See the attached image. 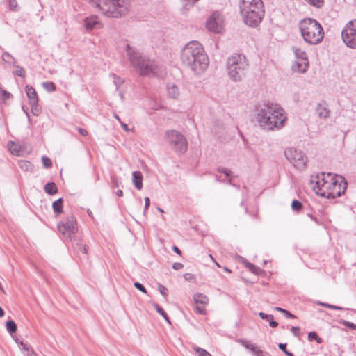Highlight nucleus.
<instances>
[{"label": "nucleus", "instance_id": "nucleus-1", "mask_svg": "<svg viewBox=\"0 0 356 356\" xmlns=\"http://www.w3.org/2000/svg\"><path fill=\"white\" fill-rule=\"evenodd\" d=\"M254 111L256 122L264 131L279 130L284 126L286 120L281 106L270 101L258 103Z\"/></svg>", "mask_w": 356, "mask_h": 356}, {"label": "nucleus", "instance_id": "nucleus-2", "mask_svg": "<svg viewBox=\"0 0 356 356\" xmlns=\"http://www.w3.org/2000/svg\"><path fill=\"white\" fill-rule=\"evenodd\" d=\"M313 188L318 195L326 198H336L344 193L347 183L342 176L330 172H323L315 178Z\"/></svg>", "mask_w": 356, "mask_h": 356}, {"label": "nucleus", "instance_id": "nucleus-3", "mask_svg": "<svg viewBox=\"0 0 356 356\" xmlns=\"http://www.w3.org/2000/svg\"><path fill=\"white\" fill-rule=\"evenodd\" d=\"M127 53L132 66L141 76H160L159 68L154 60L143 57L129 44L127 45Z\"/></svg>", "mask_w": 356, "mask_h": 356}, {"label": "nucleus", "instance_id": "nucleus-4", "mask_svg": "<svg viewBox=\"0 0 356 356\" xmlns=\"http://www.w3.org/2000/svg\"><path fill=\"white\" fill-rule=\"evenodd\" d=\"M240 11L244 22L250 26H257L264 15L261 0H241Z\"/></svg>", "mask_w": 356, "mask_h": 356}, {"label": "nucleus", "instance_id": "nucleus-5", "mask_svg": "<svg viewBox=\"0 0 356 356\" xmlns=\"http://www.w3.org/2000/svg\"><path fill=\"white\" fill-rule=\"evenodd\" d=\"M299 29L304 41L310 44L320 43L324 37L321 24L312 18H305L299 23Z\"/></svg>", "mask_w": 356, "mask_h": 356}, {"label": "nucleus", "instance_id": "nucleus-6", "mask_svg": "<svg viewBox=\"0 0 356 356\" xmlns=\"http://www.w3.org/2000/svg\"><path fill=\"white\" fill-rule=\"evenodd\" d=\"M98 8L102 13L108 17H120L128 11L127 0H89Z\"/></svg>", "mask_w": 356, "mask_h": 356}, {"label": "nucleus", "instance_id": "nucleus-7", "mask_svg": "<svg viewBox=\"0 0 356 356\" xmlns=\"http://www.w3.org/2000/svg\"><path fill=\"white\" fill-rule=\"evenodd\" d=\"M181 59L184 65L195 74H198L200 68V43L197 40L188 42L182 49Z\"/></svg>", "mask_w": 356, "mask_h": 356}, {"label": "nucleus", "instance_id": "nucleus-8", "mask_svg": "<svg viewBox=\"0 0 356 356\" xmlns=\"http://www.w3.org/2000/svg\"><path fill=\"white\" fill-rule=\"evenodd\" d=\"M248 67V60L245 56L241 54H234L227 59L226 71L228 76L233 81H241Z\"/></svg>", "mask_w": 356, "mask_h": 356}, {"label": "nucleus", "instance_id": "nucleus-9", "mask_svg": "<svg viewBox=\"0 0 356 356\" xmlns=\"http://www.w3.org/2000/svg\"><path fill=\"white\" fill-rule=\"evenodd\" d=\"M284 154L288 161L293 164L296 168L300 170L305 168L308 159L307 156L301 150L289 147L285 149Z\"/></svg>", "mask_w": 356, "mask_h": 356}, {"label": "nucleus", "instance_id": "nucleus-10", "mask_svg": "<svg viewBox=\"0 0 356 356\" xmlns=\"http://www.w3.org/2000/svg\"><path fill=\"white\" fill-rule=\"evenodd\" d=\"M341 37L347 47L356 49V20L346 24L341 32Z\"/></svg>", "mask_w": 356, "mask_h": 356}, {"label": "nucleus", "instance_id": "nucleus-11", "mask_svg": "<svg viewBox=\"0 0 356 356\" xmlns=\"http://www.w3.org/2000/svg\"><path fill=\"white\" fill-rule=\"evenodd\" d=\"M207 29L215 33H221L225 27V17L223 15L218 12H213L206 22Z\"/></svg>", "mask_w": 356, "mask_h": 356}, {"label": "nucleus", "instance_id": "nucleus-12", "mask_svg": "<svg viewBox=\"0 0 356 356\" xmlns=\"http://www.w3.org/2000/svg\"><path fill=\"white\" fill-rule=\"evenodd\" d=\"M57 228L60 233L71 238L78 231L76 218L72 215L67 216L65 220L58 222Z\"/></svg>", "mask_w": 356, "mask_h": 356}, {"label": "nucleus", "instance_id": "nucleus-13", "mask_svg": "<svg viewBox=\"0 0 356 356\" xmlns=\"http://www.w3.org/2000/svg\"><path fill=\"white\" fill-rule=\"evenodd\" d=\"M25 92L31 106V112L35 116H38L41 113V107L38 105V97L33 87L26 85Z\"/></svg>", "mask_w": 356, "mask_h": 356}, {"label": "nucleus", "instance_id": "nucleus-14", "mask_svg": "<svg viewBox=\"0 0 356 356\" xmlns=\"http://www.w3.org/2000/svg\"><path fill=\"white\" fill-rule=\"evenodd\" d=\"M166 140L175 151L181 153L186 151L188 143L184 135H167Z\"/></svg>", "mask_w": 356, "mask_h": 356}, {"label": "nucleus", "instance_id": "nucleus-15", "mask_svg": "<svg viewBox=\"0 0 356 356\" xmlns=\"http://www.w3.org/2000/svg\"><path fill=\"white\" fill-rule=\"evenodd\" d=\"M309 65L308 60H297L292 65V70L294 72L304 73L307 71Z\"/></svg>", "mask_w": 356, "mask_h": 356}, {"label": "nucleus", "instance_id": "nucleus-16", "mask_svg": "<svg viewBox=\"0 0 356 356\" xmlns=\"http://www.w3.org/2000/svg\"><path fill=\"white\" fill-rule=\"evenodd\" d=\"M84 24L86 29H92L100 27V23L98 21L97 17L95 15L86 17L84 20Z\"/></svg>", "mask_w": 356, "mask_h": 356}, {"label": "nucleus", "instance_id": "nucleus-17", "mask_svg": "<svg viewBox=\"0 0 356 356\" xmlns=\"http://www.w3.org/2000/svg\"><path fill=\"white\" fill-rule=\"evenodd\" d=\"M7 147L13 155L16 156H20L22 155V148L19 143L13 141H9L7 144Z\"/></svg>", "mask_w": 356, "mask_h": 356}, {"label": "nucleus", "instance_id": "nucleus-18", "mask_svg": "<svg viewBox=\"0 0 356 356\" xmlns=\"http://www.w3.org/2000/svg\"><path fill=\"white\" fill-rule=\"evenodd\" d=\"M132 181L138 190L143 188V175L140 171H135L132 173Z\"/></svg>", "mask_w": 356, "mask_h": 356}, {"label": "nucleus", "instance_id": "nucleus-19", "mask_svg": "<svg viewBox=\"0 0 356 356\" xmlns=\"http://www.w3.org/2000/svg\"><path fill=\"white\" fill-rule=\"evenodd\" d=\"M192 307L197 314H200V293L194 294L192 302Z\"/></svg>", "mask_w": 356, "mask_h": 356}, {"label": "nucleus", "instance_id": "nucleus-20", "mask_svg": "<svg viewBox=\"0 0 356 356\" xmlns=\"http://www.w3.org/2000/svg\"><path fill=\"white\" fill-rule=\"evenodd\" d=\"M168 95L170 97L176 99L179 95V88L175 84H168L167 86Z\"/></svg>", "mask_w": 356, "mask_h": 356}, {"label": "nucleus", "instance_id": "nucleus-21", "mask_svg": "<svg viewBox=\"0 0 356 356\" xmlns=\"http://www.w3.org/2000/svg\"><path fill=\"white\" fill-rule=\"evenodd\" d=\"M316 113L320 118L325 119L329 117L330 111L327 107L318 104L316 108Z\"/></svg>", "mask_w": 356, "mask_h": 356}, {"label": "nucleus", "instance_id": "nucleus-22", "mask_svg": "<svg viewBox=\"0 0 356 356\" xmlns=\"http://www.w3.org/2000/svg\"><path fill=\"white\" fill-rule=\"evenodd\" d=\"M63 198H59L52 204V208L54 213L58 216L63 213Z\"/></svg>", "mask_w": 356, "mask_h": 356}, {"label": "nucleus", "instance_id": "nucleus-23", "mask_svg": "<svg viewBox=\"0 0 356 356\" xmlns=\"http://www.w3.org/2000/svg\"><path fill=\"white\" fill-rule=\"evenodd\" d=\"M292 49L297 60H308L306 52L300 48L293 47Z\"/></svg>", "mask_w": 356, "mask_h": 356}, {"label": "nucleus", "instance_id": "nucleus-24", "mask_svg": "<svg viewBox=\"0 0 356 356\" xmlns=\"http://www.w3.org/2000/svg\"><path fill=\"white\" fill-rule=\"evenodd\" d=\"M44 191L49 195H54L58 192V188L54 182H49L44 186Z\"/></svg>", "mask_w": 356, "mask_h": 356}, {"label": "nucleus", "instance_id": "nucleus-25", "mask_svg": "<svg viewBox=\"0 0 356 356\" xmlns=\"http://www.w3.org/2000/svg\"><path fill=\"white\" fill-rule=\"evenodd\" d=\"M250 351L254 353L256 356H270V354L268 352L261 350L254 343H252L251 346Z\"/></svg>", "mask_w": 356, "mask_h": 356}, {"label": "nucleus", "instance_id": "nucleus-26", "mask_svg": "<svg viewBox=\"0 0 356 356\" xmlns=\"http://www.w3.org/2000/svg\"><path fill=\"white\" fill-rule=\"evenodd\" d=\"M2 59L6 63H8L10 65H15V63H16V60L15 58L10 54H9L8 52H3L2 54Z\"/></svg>", "mask_w": 356, "mask_h": 356}, {"label": "nucleus", "instance_id": "nucleus-27", "mask_svg": "<svg viewBox=\"0 0 356 356\" xmlns=\"http://www.w3.org/2000/svg\"><path fill=\"white\" fill-rule=\"evenodd\" d=\"M153 306L156 312L160 314L168 323H170V318L163 309L157 303H154Z\"/></svg>", "mask_w": 356, "mask_h": 356}, {"label": "nucleus", "instance_id": "nucleus-28", "mask_svg": "<svg viewBox=\"0 0 356 356\" xmlns=\"http://www.w3.org/2000/svg\"><path fill=\"white\" fill-rule=\"evenodd\" d=\"M6 330L10 334H13L17 331V325L13 321H8L6 324Z\"/></svg>", "mask_w": 356, "mask_h": 356}, {"label": "nucleus", "instance_id": "nucleus-29", "mask_svg": "<svg viewBox=\"0 0 356 356\" xmlns=\"http://www.w3.org/2000/svg\"><path fill=\"white\" fill-rule=\"evenodd\" d=\"M309 5L316 8H321L324 6V0H305Z\"/></svg>", "mask_w": 356, "mask_h": 356}, {"label": "nucleus", "instance_id": "nucleus-30", "mask_svg": "<svg viewBox=\"0 0 356 356\" xmlns=\"http://www.w3.org/2000/svg\"><path fill=\"white\" fill-rule=\"evenodd\" d=\"M42 86L48 92H54L56 90V85L51 81L44 82Z\"/></svg>", "mask_w": 356, "mask_h": 356}, {"label": "nucleus", "instance_id": "nucleus-31", "mask_svg": "<svg viewBox=\"0 0 356 356\" xmlns=\"http://www.w3.org/2000/svg\"><path fill=\"white\" fill-rule=\"evenodd\" d=\"M13 74L15 76H20V77H25L26 72L24 69L22 67H20L19 65L16 66V70L13 72Z\"/></svg>", "mask_w": 356, "mask_h": 356}, {"label": "nucleus", "instance_id": "nucleus-32", "mask_svg": "<svg viewBox=\"0 0 356 356\" xmlns=\"http://www.w3.org/2000/svg\"><path fill=\"white\" fill-rule=\"evenodd\" d=\"M12 94L2 88H0V99L2 100H7L12 97Z\"/></svg>", "mask_w": 356, "mask_h": 356}, {"label": "nucleus", "instance_id": "nucleus-33", "mask_svg": "<svg viewBox=\"0 0 356 356\" xmlns=\"http://www.w3.org/2000/svg\"><path fill=\"white\" fill-rule=\"evenodd\" d=\"M8 9L11 11L19 10V6L17 0H8Z\"/></svg>", "mask_w": 356, "mask_h": 356}, {"label": "nucleus", "instance_id": "nucleus-34", "mask_svg": "<svg viewBox=\"0 0 356 356\" xmlns=\"http://www.w3.org/2000/svg\"><path fill=\"white\" fill-rule=\"evenodd\" d=\"M76 248L80 252H82L85 254H87L88 250V245L86 244H83L82 243H76Z\"/></svg>", "mask_w": 356, "mask_h": 356}, {"label": "nucleus", "instance_id": "nucleus-35", "mask_svg": "<svg viewBox=\"0 0 356 356\" xmlns=\"http://www.w3.org/2000/svg\"><path fill=\"white\" fill-rule=\"evenodd\" d=\"M184 3L183 5L184 10H189L190 7L193 6V5L197 2L199 0H182Z\"/></svg>", "mask_w": 356, "mask_h": 356}, {"label": "nucleus", "instance_id": "nucleus-36", "mask_svg": "<svg viewBox=\"0 0 356 356\" xmlns=\"http://www.w3.org/2000/svg\"><path fill=\"white\" fill-rule=\"evenodd\" d=\"M292 209L295 211H299L302 207V203L298 200H293L291 203Z\"/></svg>", "mask_w": 356, "mask_h": 356}, {"label": "nucleus", "instance_id": "nucleus-37", "mask_svg": "<svg viewBox=\"0 0 356 356\" xmlns=\"http://www.w3.org/2000/svg\"><path fill=\"white\" fill-rule=\"evenodd\" d=\"M309 339H314L318 343H321L323 340L318 336L315 332H310L308 334Z\"/></svg>", "mask_w": 356, "mask_h": 356}, {"label": "nucleus", "instance_id": "nucleus-38", "mask_svg": "<svg viewBox=\"0 0 356 356\" xmlns=\"http://www.w3.org/2000/svg\"><path fill=\"white\" fill-rule=\"evenodd\" d=\"M42 164L44 168H49L52 166V162L51 159L45 156L42 157Z\"/></svg>", "mask_w": 356, "mask_h": 356}, {"label": "nucleus", "instance_id": "nucleus-39", "mask_svg": "<svg viewBox=\"0 0 356 356\" xmlns=\"http://www.w3.org/2000/svg\"><path fill=\"white\" fill-rule=\"evenodd\" d=\"M20 168L24 170H29L31 168L32 164L29 161H22L19 163Z\"/></svg>", "mask_w": 356, "mask_h": 356}, {"label": "nucleus", "instance_id": "nucleus-40", "mask_svg": "<svg viewBox=\"0 0 356 356\" xmlns=\"http://www.w3.org/2000/svg\"><path fill=\"white\" fill-rule=\"evenodd\" d=\"M245 266L251 271L254 274H257L259 270V268H257V266H255L254 264L250 263V262H247L245 264Z\"/></svg>", "mask_w": 356, "mask_h": 356}, {"label": "nucleus", "instance_id": "nucleus-41", "mask_svg": "<svg viewBox=\"0 0 356 356\" xmlns=\"http://www.w3.org/2000/svg\"><path fill=\"white\" fill-rule=\"evenodd\" d=\"M238 343H239L240 344H241L244 348H245L246 349L249 350L250 349V347L252 345V343L245 340V339H239L236 341Z\"/></svg>", "mask_w": 356, "mask_h": 356}, {"label": "nucleus", "instance_id": "nucleus-42", "mask_svg": "<svg viewBox=\"0 0 356 356\" xmlns=\"http://www.w3.org/2000/svg\"><path fill=\"white\" fill-rule=\"evenodd\" d=\"M202 70L206 68L209 65V58L207 55L203 54L202 52Z\"/></svg>", "mask_w": 356, "mask_h": 356}, {"label": "nucleus", "instance_id": "nucleus-43", "mask_svg": "<svg viewBox=\"0 0 356 356\" xmlns=\"http://www.w3.org/2000/svg\"><path fill=\"white\" fill-rule=\"evenodd\" d=\"M278 347L280 350H282L287 356H293V354L289 352L286 350V343H280Z\"/></svg>", "mask_w": 356, "mask_h": 356}, {"label": "nucleus", "instance_id": "nucleus-44", "mask_svg": "<svg viewBox=\"0 0 356 356\" xmlns=\"http://www.w3.org/2000/svg\"><path fill=\"white\" fill-rule=\"evenodd\" d=\"M159 291L164 297L167 296L168 290L165 286L159 284Z\"/></svg>", "mask_w": 356, "mask_h": 356}, {"label": "nucleus", "instance_id": "nucleus-45", "mask_svg": "<svg viewBox=\"0 0 356 356\" xmlns=\"http://www.w3.org/2000/svg\"><path fill=\"white\" fill-rule=\"evenodd\" d=\"M134 285L138 290L144 293H147V290L142 284L139 282H134Z\"/></svg>", "mask_w": 356, "mask_h": 356}, {"label": "nucleus", "instance_id": "nucleus-46", "mask_svg": "<svg viewBox=\"0 0 356 356\" xmlns=\"http://www.w3.org/2000/svg\"><path fill=\"white\" fill-rule=\"evenodd\" d=\"M341 323L344 325L345 326L352 329V330H356V325L354 324L352 322L346 321H342Z\"/></svg>", "mask_w": 356, "mask_h": 356}, {"label": "nucleus", "instance_id": "nucleus-47", "mask_svg": "<svg viewBox=\"0 0 356 356\" xmlns=\"http://www.w3.org/2000/svg\"><path fill=\"white\" fill-rule=\"evenodd\" d=\"M323 307L329 308V309H336V310H342V309H343V307H339V306H336V305H330V304L325 303V302H324Z\"/></svg>", "mask_w": 356, "mask_h": 356}, {"label": "nucleus", "instance_id": "nucleus-48", "mask_svg": "<svg viewBox=\"0 0 356 356\" xmlns=\"http://www.w3.org/2000/svg\"><path fill=\"white\" fill-rule=\"evenodd\" d=\"M185 280L188 282H194L195 280V277L193 274L191 273H186L184 275Z\"/></svg>", "mask_w": 356, "mask_h": 356}, {"label": "nucleus", "instance_id": "nucleus-49", "mask_svg": "<svg viewBox=\"0 0 356 356\" xmlns=\"http://www.w3.org/2000/svg\"><path fill=\"white\" fill-rule=\"evenodd\" d=\"M19 347L22 350H24V353H26L31 348L30 347V346H29L27 343H25L22 341L20 343Z\"/></svg>", "mask_w": 356, "mask_h": 356}, {"label": "nucleus", "instance_id": "nucleus-50", "mask_svg": "<svg viewBox=\"0 0 356 356\" xmlns=\"http://www.w3.org/2000/svg\"><path fill=\"white\" fill-rule=\"evenodd\" d=\"M259 316L262 318V319H273V316L270 315V314H266L264 312H259Z\"/></svg>", "mask_w": 356, "mask_h": 356}, {"label": "nucleus", "instance_id": "nucleus-51", "mask_svg": "<svg viewBox=\"0 0 356 356\" xmlns=\"http://www.w3.org/2000/svg\"><path fill=\"white\" fill-rule=\"evenodd\" d=\"M218 171L219 172H222V173H224L227 177H229V175H230V170H228V169H227V168H219L218 169Z\"/></svg>", "mask_w": 356, "mask_h": 356}, {"label": "nucleus", "instance_id": "nucleus-52", "mask_svg": "<svg viewBox=\"0 0 356 356\" xmlns=\"http://www.w3.org/2000/svg\"><path fill=\"white\" fill-rule=\"evenodd\" d=\"M183 267H184V265L181 263H179V262L174 263L172 265L173 269H175L176 270H180Z\"/></svg>", "mask_w": 356, "mask_h": 356}, {"label": "nucleus", "instance_id": "nucleus-53", "mask_svg": "<svg viewBox=\"0 0 356 356\" xmlns=\"http://www.w3.org/2000/svg\"><path fill=\"white\" fill-rule=\"evenodd\" d=\"M300 330V327H295V326H293L291 327V331L293 333V334L296 336V337H298L299 333Z\"/></svg>", "mask_w": 356, "mask_h": 356}, {"label": "nucleus", "instance_id": "nucleus-54", "mask_svg": "<svg viewBox=\"0 0 356 356\" xmlns=\"http://www.w3.org/2000/svg\"><path fill=\"white\" fill-rule=\"evenodd\" d=\"M283 314L286 317V318H295L296 316L292 314L291 313H290L289 311L287 310H284V312H283Z\"/></svg>", "mask_w": 356, "mask_h": 356}, {"label": "nucleus", "instance_id": "nucleus-55", "mask_svg": "<svg viewBox=\"0 0 356 356\" xmlns=\"http://www.w3.org/2000/svg\"><path fill=\"white\" fill-rule=\"evenodd\" d=\"M24 356H37V354L34 352V350L31 348L26 353H24Z\"/></svg>", "mask_w": 356, "mask_h": 356}, {"label": "nucleus", "instance_id": "nucleus-56", "mask_svg": "<svg viewBox=\"0 0 356 356\" xmlns=\"http://www.w3.org/2000/svg\"><path fill=\"white\" fill-rule=\"evenodd\" d=\"M145 211L149 208L150 205V199L147 197H145Z\"/></svg>", "mask_w": 356, "mask_h": 356}, {"label": "nucleus", "instance_id": "nucleus-57", "mask_svg": "<svg viewBox=\"0 0 356 356\" xmlns=\"http://www.w3.org/2000/svg\"><path fill=\"white\" fill-rule=\"evenodd\" d=\"M209 302V299L207 296L202 294V305H206Z\"/></svg>", "mask_w": 356, "mask_h": 356}, {"label": "nucleus", "instance_id": "nucleus-58", "mask_svg": "<svg viewBox=\"0 0 356 356\" xmlns=\"http://www.w3.org/2000/svg\"><path fill=\"white\" fill-rule=\"evenodd\" d=\"M269 325L271 327H277V325H278V323L277 321H270V323H269Z\"/></svg>", "mask_w": 356, "mask_h": 356}, {"label": "nucleus", "instance_id": "nucleus-59", "mask_svg": "<svg viewBox=\"0 0 356 356\" xmlns=\"http://www.w3.org/2000/svg\"><path fill=\"white\" fill-rule=\"evenodd\" d=\"M172 250L175 252H176L177 254H178L179 255H181V250L176 246V245H174L172 247Z\"/></svg>", "mask_w": 356, "mask_h": 356}, {"label": "nucleus", "instance_id": "nucleus-60", "mask_svg": "<svg viewBox=\"0 0 356 356\" xmlns=\"http://www.w3.org/2000/svg\"><path fill=\"white\" fill-rule=\"evenodd\" d=\"M202 356H211V355L204 349L202 348Z\"/></svg>", "mask_w": 356, "mask_h": 356}, {"label": "nucleus", "instance_id": "nucleus-61", "mask_svg": "<svg viewBox=\"0 0 356 356\" xmlns=\"http://www.w3.org/2000/svg\"><path fill=\"white\" fill-rule=\"evenodd\" d=\"M121 125L124 131L128 132L129 131V129L128 128L127 124L121 122Z\"/></svg>", "mask_w": 356, "mask_h": 356}, {"label": "nucleus", "instance_id": "nucleus-62", "mask_svg": "<svg viewBox=\"0 0 356 356\" xmlns=\"http://www.w3.org/2000/svg\"><path fill=\"white\" fill-rule=\"evenodd\" d=\"M120 79L116 78V79L114 81L115 84L116 85V88H118V86L120 84Z\"/></svg>", "mask_w": 356, "mask_h": 356}, {"label": "nucleus", "instance_id": "nucleus-63", "mask_svg": "<svg viewBox=\"0 0 356 356\" xmlns=\"http://www.w3.org/2000/svg\"><path fill=\"white\" fill-rule=\"evenodd\" d=\"M275 309L276 311H277V312H280L282 313V314H283V312H284V310H285L284 309H282V308L279 307H275Z\"/></svg>", "mask_w": 356, "mask_h": 356}, {"label": "nucleus", "instance_id": "nucleus-64", "mask_svg": "<svg viewBox=\"0 0 356 356\" xmlns=\"http://www.w3.org/2000/svg\"><path fill=\"white\" fill-rule=\"evenodd\" d=\"M116 195L118 196V197H122L123 195V191L122 190H118L117 192H116Z\"/></svg>", "mask_w": 356, "mask_h": 356}]
</instances>
